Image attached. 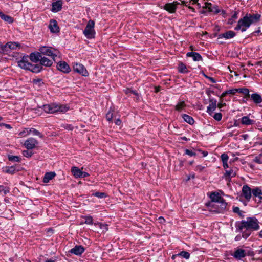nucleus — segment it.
Instances as JSON below:
<instances>
[{
  "mask_svg": "<svg viewBox=\"0 0 262 262\" xmlns=\"http://www.w3.org/2000/svg\"><path fill=\"white\" fill-rule=\"evenodd\" d=\"M186 107V104L184 101H179L175 106L176 110L179 112L184 110Z\"/></svg>",
  "mask_w": 262,
  "mask_h": 262,
  "instance_id": "31",
  "label": "nucleus"
},
{
  "mask_svg": "<svg viewBox=\"0 0 262 262\" xmlns=\"http://www.w3.org/2000/svg\"><path fill=\"white\" fill-rule=\"evenodd\" d=\"M52 11L57 12L60 11L62 9V2L61 0L57 1L52 3Z\"/></svg>",
  "mask_w": 262,
  "mask_h": 262,
  "instance_id": "18",
  "label": "nucleus"
},
{
  "mask_svg": "<svg viewBox=\"0 0 262 262\" xmlns=\"http://www.w3.org/2000/svg\"><path fill=\"white\" fill-rule=\"evenodd\" d=\"M213 117L217 121H221L222 118V116H213Z\"/></svg>",
  "mask_w": 262,
  "mask_h": 262,
  "instance_id": "56",
  "label": "nucleus"
},
{
  "mask_svg": "<svg viewBox=\"0 0 262 262\" xmlns=\"http://www.w3.org/2000/svg\"><path fill=\"white\" fill-rule=\"evenodd\" d=\"M93 195L99 198H104L107 196L106 193L104 192H96Z\"/></svg>",
  "mask_w": 262,
  "mask_h": 262,
  "instance_id": "45",
  "label": "nucleus"
},
{
  "mask_svg": "<svg viewBox=\"0 0 262 262\" xmlns=\"http://www.w3.org/2000/svg\"><path fill=\"white\" fill-rule=\"evenodd\" d=\"M57 69L64 73H68L70 71L69 65L64 61L59 62L57 65Z\"/></svg>",
  "mask_w": 262,
  "mask_h": 262,
  "instance_id": "14",
  "label": "nucleus"
},
{
  "mask_svg": "<svg viewBox=\"0 0 262 262\" xmlns=\"http://www.w3.org/2000/svg\"><path fill=\"white\" fill-rule=\"evenodd\" d=\"M1 125H4L8 129H11L12 128V127L9 124L3 123Z\"/></svg>",
  "mask_w": 262,
  "mask_h": 262,
  "instance_id": "61",
  "label": "nucleus"
},
{
  "mask_svg": "<svg viewBox=\"0 0 262 262\" xmlns=\"http://www.w3.org/2000/svg\"><path fill=\"white\" fill-rule=\"evenodd\" d=\"M187 57H192L195 61H199L202 60V58L200 54L196 52H188L186 54Z\"/></svg>",
  "mask_w": 262,
  "mask_h": 262,
  "instance_id": "26",
  "label": "nucleus"
},
{
  "mask_svg": "<svg viewBox=\"0 0 262 262\" xmlns=\"http://www.w3.org/2000/svg\"><path fill=\"white\" fill-rule=\"evenodd\" d=\"M8 159L11 161L19 162L21 158L17 156H9Z\"/></svg>",
  "mask_w": 262,
  "mask_h": 262,
  "instance_id": "43",
  "label": "nucleus"
},
{
  "mask_svg": "<svg viewBox=\"0 0 262 262\" xmlns=\"http://www.w3.org/2000/svg\"><path fill=\"white\" fill-rule=\"evenodd\" d=\"M43 109L45 113L49 114L55 113H65L69 110V106L67 105L51 103L44 105Z\"/></svg>",
  "mask_w": 262,
  "mask_h": 262,
  "instance_id": "3",
  "label": "nucleus"
},
{
  "mask_svg": "<svg viewBox=\"0 0 262 262\" xmlns=\"http://www.w3.org/2000/svg\"><path fill=\"white\" fill-rule=\"evenodd\" d=\"M18 64L21 69L29 70V69H30L31 63L29 62L28 56H24L18 61Z\"/></svg>",
  "mask_w": 262,
  "mask_h": 262,
  "instance_id": "8",
  "label": "nucleus"
},
{
  "mask_svg": "<svg viewBox=\"0 0 262 262\" xmlns=\"http://www.w3.org/2000/svg\"><path fill=\"white\" fill-rule=\"evenodd\" d=\"M205 77L209 80L212 83H215L216 82L215 80L212 77H210L205 75Z\"/></svg>",
  "mask_w": 262,
  "mask_h": 262,
  "instance_id": "58",
  "label": "nucleus"
},
{
  "mask_svg": "<svg viewBox=\"0 0 262 262\" xmlns=\"http://www.w3.org/2000/svg\"><path fill=\"white\" fill-rule=\"evenodd\" d=\"M260 17V15L258 14H247L244 17L238 20L235 30H241L242 32H245L251 24L258 21Z\"/></svg>",
  "mask_w": 262,
  "mask_h": 262,
  "instance_id": "2",
  "label": "nucleus"
},
{
  "mask_svg": "<svg viewBox=\"0 0 262 262\" xmlns=\"http://www.w3.org/2000/svg\"><path fill=\"white\" fill-rule=\"evenodd\" d=\"M99 226L100 229L102 230L103 232H106L108 230L107 225L100 223L99 224Z\"/></svg>",
  "mask_w": 262,
  "mask_h": 262,
  "instance_id": "50",
  "label": "nucleus"
},
{
  "mask_svg": "<svg viewBox=\"0 0 262 262\" xmlns=\"http://www.w3.org/2000/svg\"><path fill=\"white\" fill-rule=\"evenodd\" d=\"M95 22L90 20L88 21L84 31L83 34L88 39H92L95 37V31L94 30Z\"/></svg>",
  "mask_w": 262,
  "mask_h": 262,
  "instance_id": "4",
  "label": "nucleus"
},
{
  "mask_svg": "<svg viewBox=\"0 0 262 262\" xmlns=\"http://www.w3.org/2000/svg\"><path fill=\"white\" fill-rule=\"evenodd\" d=\"M30 134L32 133L34 135L39 136L40 138H43V136L39 131L33 128H30Z\"/></svg>",
  "mask_w": 262,
  "mask_h": 262,
  "instance_id": "39",
  "label": "nucleus"
},
{
  "mask_svg": "<svg viewBox=\"0 0 262 262\" xmlns=\"http://www.w3.org/2000/svg\"><path fill=\"white\" fill-rule=\"evenodd\" d=\"M89 176V173L86 172L81 171V176L80 178H85Z\"/></svg>",
  "mask_w": 262,
  "mask_h": 262,
  "instance_id": "57",
  "label": "nucleus"
},
{
  "mask_svg": "<svg viewBox=\"0 0 262 262\" xmlns=\"http://www.w3.org/2000/svg\"><path fill=\"white\" fill-rule=\"evenodd\" d=\"M81 171H82L80 169L75 166L72 167L71 168V172L72 174L76 178H80V176H81Z\"/></svg>",
  "mask_w": 262,
  "mask_h": 262,
  "instance_id": "32",
  "label": "nucleus"
},
{
  "mask_svg": "<svg viewBox=\"0 0 262 262\" xmlns=\"http://www.w3.org/2000/svg\"><path fill=\"white\" fill-rule=\"evenodd\" d=\"M41 55H45L50 57L53 60H55V57L57 56V50L49 47H41L39 49Z\"/></svg>",
  "mask_w": 262,
  "mask_h": 262,
  "instance_id": "5",
  "label": "nucleus"
},
{
  "mask_svg": "<svg viewBox=\"0 0 262 262\" xmlns=\"http://www.w3.org/2000/svg\"><path fill=\"white\" fill-rule=\"evenodd\" d=\"M255 121L250 119L248 116H244L241 118V123L245 125H250L255 123Z\"/></svg>",
  "mask_w": 262,
  "mask_h": 262,
  "instance_id": "19",
  "label": "nucleus"
},
{
  "mask_svg": "<svg viewBox=\"0 0 262 262\" xmlns=\"http://www.w3.org/2000/svg\"><path fill=\"white\" fill-rule=\"evenodd\" d=\"M85 222L84 223L86 224L92 225L93 223V217L91 216H86L84 217Z\"/></svg>",
  "mask_w": 262,
  "mask_h": 262,
  "instance_id": "44",
  "label": "nucleus"
},
{
  "mask_svg": "<svg viewBox=\"0 0 262 262\" xmlns=\"http://www.w3.org/2000/svg\"><path fill=\"white\" fill-rule=\"evenodd\" d=\"M63 127L67 130H72L73 129V126L71 124H64Z\"/></svg>",
  "mask_w": 262,
  "mask_h": 262,
  "instance_id": "54",
  "label": "nucleus"
},
{
  "mask_svg": "<svg viewBox=\"0 0 262 262\" xmlns=\"http://www.w3.org/2000/svg\"><path fill=\"white\" fill-rule=\"evenodd\" d=\"M246 256L245 251L244 250L238 249L236 250L233 254L234 258L237 259H241Z\"/></svg>",
  "mask_w": 262,
  "mask_h": 262,
  "instance_id": "25",
  "label": "nucleus"
},
{
  "mask_svg": "<svg viewBox=\"0 0 262 262\" xmlns=\"http://www.w3.org/2000/svg\"><path fill=\"white\" fill-rule=\"evenodd\" d=\"M260 158L261 157H259V155L256 157L253 160L254 162L258 164H262V160Z\"/></svg>",
  "mask_w": 262,
  "mask_h": 262,
  "instance_id": "53",
  "label": "nucleus"
},
{
  "mask_svg": "<svg viewBox=\"0 0 262 262\" xmlns=\"http://www.w3.org/2000/svg\"><path fill=\"white\" fill-rule=\"evenodd\" d=\"M179 71L181 73H187L188 70L186 66L183 63H181L179 67Z\"/></svg>",
  "mask_w": 262,
  "mask_h": 262,
  "instance_id": "42",
  "label": "nucleus"
},
{
  "mask_svg": "<svg viewBox=\"0 0 262 262\" xmlns=\"http://www.w3.org/2000/svg\"><path fill=\"white\" fill-rule=\"evenodd\" d=\"M227 92H228V91H226L224 92H223L221 96V98H223V97H225L227 94H228V93Z\"/></svg>",
  "mask_w": 262,
  "mask_h": 262,
  "instance_id": "59",
  "label": "nucleus"
},
{
  "mask_svg": "<svg viewBox=\"0 0 262 262\" xmlns=\"http://www.w3.org/2000/svg\"><path fill=\"white\" fill-rule=\"evenodd\" d=\"M124 92L126 94L128 95H131L132 94L138 95V93L136 91L133 90L129 88H126V89L124 90Z\"/></svg>",
  "mask_w": 262,
  "mask_h": 262,
  "instance_id": "41",
  "label": "nucleus"
},
{
  "mask_svg": "<svg viewBox=\"0 0 262 262\" xmlns=\"http://www.w3.org/2000/svg\"><path fill=\"white\" fill-rule=\"evenodd\" d=\"M23 155L26 157H30L32 155V152L29 151L28 150H24L23 151Z\"/></svg>",
  "mask_w": 262,
  "mask_h": 262,
  "instance_id": "52",
  "label": "nucleus"
},
{
  "mask_svg": "<svg viewBox=\"0 0 262 262\" xmlns=\"http://www.w3.org/2000/svg\"><path fill=\"white\" fill-rule=\"evenodd\" d=\"M56 174L54 172H49L46 173L43 178V182L44 183H48L51 180L53 179Z\"/></svg>",
  "mask_w": 262,
  "mask_h": 262,
  "instance_id": "28",
  "label": "nucleus"
},
{
  "mask_svg": "<svg viewBox=\"0 0 262 262\" xmlns=\"http://www.w3.org/2000/svg\"><path fill=\"white\" fill-rule=\"evenodd\" d=\"M73 70L81 75L83 76H88L89 75L88 72L84 67L81 63H74L73 65Z\"/></svg>",
  "mask_w": 262,
  "mask_h": 262,
  "instance_id": "6",
  "label": "nucleus"
},
{
  "mask_svg": "<svg viewBox=\"0 0 262 262\" xmlns=\"http://www.w3.org/2000/svg\"><path fill=\"white\" fill-rule=\"evenodd\" d=\"M49 28L52 33H57L59 31V28L56 20H51L49 25Z\"/></svg>",
  "mask_w": 262,
  "mask_h": 262,
  "instance_id": "17",
  "label": "nucleus"
},
{
  "mask_svg": "<svg viewBox=\"0 0 262 262\" xmlns=\"http://www.w3.org/2000/svg\"><path fill=\"white\" fill-rule=\"evenodd\" d=\"M42 68V66L40 65V64H31L30 65V69H29V70L33 73H39L41 71Z\"/></svg>",
  "mask_w": 262,
  "mask_h": 262,
  "instance_id": "29",
  "label": "nucleus"
},
{
  "mask_svg": "<svg viewBox=\"0 0 262 262\" xmlns=\"http://www.w3.org/2000/svg\"><path fill=\"white\" fill-rule=\"evenodd\" d=\"M252 194V189H251L248 185H244L242 189V196L247 201H249Z\"/></svg>",
  "mask_w": 262,
  "mask_h": 262,
  "instance_id": "10",
  "label": "nucleus"
},
{
  "mask_svg": "<svg viewBox=\"0 0 262 262\" xmlns=\"http://www.w3.org/2000/svg\"><path fill=\"white\" fill-rule=\"evenodd\" d=\"M178 5H180V3L177 1L168 3L163 6V9L170 13H173L176 11Z\"/></svg>",
  "mask_w": 262,
  "mask_h": 262,
  "instance_id": "9",
  "label": "nucleus"
},
{
  "mask_svg": "<svg viewBox=\"0 0 262 262\" xmlns=\"http://www.w3.org/2000/svg\"><path fill=\"white\" fill-rule=\"evenodd\" d=\"M8 51L7 43L5 45H3L2 43H0V53L5 54Z\"/></svg>",
  "mask_w": 262,
  "mask_h": 262,
  "instance_id": "36",
  "label": "nucleus"
},
{
  "mask_svg": "<svg viewBox=\"0 0 262 262\" xmlns=\"http://www.w3.org/2000/svg\"><path fill=\"white\" fill-rule=\"evenodd\" d=\"M40 64L41 66L50 67L53 64V61L47 57L41 56L40 59Z\"/></svg>",
  "mask_w": 262,
  "mask_h": 262,
  "instance_id": "27",
  "label": "nucleus"
},
{
  "mask_svg": "<svg viewBox=\"0 0 262 262\" xmlns=\"http://www.w3.org/2000/svg\"><path fill=\"white\" fill-rule=\"evenodd\" d=\"M236 232L242 233L244 238L247 239L253 231L259 229V221L255 217H247L246 220L237 221L235 223Z\"/></svg>",
  "mask_w": 262,
  "mask_h": 262,
  "instance_id": "1",
  "label": "nucleus"
},
{
  "mask_svg": "<svg viewBox=\"0 0 262 262\" xmlns=\"http://www.w3.org/2000/svg\"><path fill=\"white\" fill-rule=\"evenodd\" d=\"M202 153L203 154V157H206L208 155V152L207 151H202Z\"/></svg>",
  "mask_w": 262,
  "mask_h": 262,
  "instance_id": "64",
  "label": "nucleus"
},
{
  "mask_svg": "<svg viewBox=\"0 0 262 262\" xmlns=\"http://www.w3.org/2000/svg\"><path fill=\"white\" fill-rule=\"evenodd\" d=\"M216 101L215 99L212 98L209 100V104L207 107V112L209 114L211 113L216 108Z\"/></svg>",
  "mask_w": 262,
  "mask_h": 262,
  "instance_id": "24",
  "label": "nucleus"
},
{
  "mask_svg": "<svg viewBox=\"0 0 262 262\" xmlns=\"http://www.w3.org/2000/svg\"><path fill=\"white\" fill-rule=\"evenodd\" d=\"M227 91H228L227 93H228V94L234 95V94H235V93H236L237 92V89L229 90H227Z\"/></svg>",
  "mask_w": 262,
  "mask_h": 262,
  "instance_id": "55",
  "label": "nucleus"
},
{
  "mask_svg": "<svg viewBox=\"0 0 262 262\" xmlns=\"http://www.w3.org/2000/svg\"><path fill=\"white\" fill-rule=\"evenodd\" d=\"M7 46L8 47V50H9L10 49L14 50L16 49L18 45L15 42H7Z\"/></svg>",
  "mask_w": 262,
  "mask_h": 262,
  "instance_id": "37",
  "label": "nucleus"
},
{
  "mask_svg": "<svg viewBox=\"0 0 262 262\" xmlns=\"http://www.w3.org/2000/svg\"><path fill=\"white\" fill-rule=\"evenodd\" d=\"M41 57V53L40 52L37 53H31L30 54L29 58L33 62H37L38 61H40V58Z\"/></svg>",
  "mask_w": 262,
  "mask_h": 262,
  "instance_id": "22",
  "label": "nucleus"
},
{
  "mask_svg": "<svg viewBox=\"0 0 262 262\" xmlns=\"http://www.w3.org/2000/svg\"><path fill=\"white\" fill-rule=\"evenodd\" d=\"M203 8L207 9L208 11L213 12L215 14L219 13L220 12V10L218 8L217 6L212 5L211 3H206L205 6Z\"/></svg>",
  "mask_w": 262,
  "mask_h": 262,
  "instance_id": "15",
  "label": "nucleus"
},
{
  "mask_svg": "<svg viewBox=\"0 0 262 262\" xmlns=\"http://www.w3.org/2000/svg\"><path fill=\"white\" fill-rule=\"evenodd\" d=\"M37 140L33 138H29L24 143V146L27 149H32L37 144Z\"/></svg>",
  "mask_w": 262,
  "mask_h": 262,
  "instance_id": "11",
  "label": "nucleus"
},
{
  "mask_svg": "<svg viewBox=\"0 0 262 262\" xmlns=\"http://www.w3.org/2000/svg\"><path fill=\"white\" fill-rule=\"evenodd\" d=\"M5 171L7 173L12 174L15 173L16 172V168L14 166L6 167Z\"/></svg>",
  "mask_w": 262,
  "mask_h": 262,
  "instance_id": "38",
  "label": "nucleus"
},
{
  "mask_svg": "<svg viewBox=\"0 0 262 262\" xmlns=\"http://www.w3.org/2000/svg\"><path fill=\"white\" fill-rule=\"evenodd\" d=\"M0 17L5 21H7L9 23H12L13 22V18L12 17L7 15H5L1 11L0 12Z\"/></svg>",
  "mask_w": 262,
  "mask_h": 262,
  "instance_id": "33",
  "label": "nucleus"
},
{
  "mask_svg": "<svg viewBox=\"0 0 262 262\" xmlns=\"http://www.w3.org/2000/svg\"><path fill=\"white\" fill-rule=\"evenodd\" d=\"M3 192L4 194H7L9 192L8 188H6L2 185H0V193Z\"/></svg>",
  "mask_w": 262,
  "mask_h": 262,
  "instance_id": "47",
  "label": "nucleus"
},
{
  "mask_svg": "<svg viewBox=\"0 0 262 262\" xmlns=\"http://www.w3.org/2000/svg\"><path fill=\"white\" fill-rule=\"evenodd\" d=\"M242 237H243L242 235L241 236L240 235H237L235 237V240L236 241H238L239 240L241 239Z\"/></svg>",
  "mask_w": 262,
  "mask_h": 262,
  "instance_id": "60",
  "label": "nucleus"
},
{
  "mask_svg": "<svg viewBox=\"0 0 262 262\" xmlns=\"http://www.w3.org/2000/svg\"><path fill=\"white\" fill-rule=\"evenodd\" d=\"M206 166H202L201 165H198L195 167V170L198 171L199 172H202L205 168Z\"/></svg>",
  "mask_w": 262,
  "mask_h": 262,
  "instance_id": "51",
  "label": "nucleus"
},
{
  "mask_svg": "<svg viewBox=\"0 0 262 262\" xmlns=\"http://www.w3.org/2000/svg\"><path fill=\"white\" fill-rule=\"evenodd\" d=\"M233 211L234 213H238L239 215L241 217H243L242 212L240 210V209L238 207H234L233 208Z\"/></svg>",
  "mask_w": 262,
  "mask_h": 262,
  "instance_id": "46",
  "label": "nucleus"
},
{
  "mask_svg": "<svg viewBox=\"0 0 262 262\" xmlns=\"http://www.w3.org/2000/svg\"><path fill=\"white\" fill-rule=\"evenodd\" d=\"M229 159V157L227 154L224 153L221 155V159L223 162H227Z\"/></svg>",
  "mask_w": 262,
  "mask_h": 262,
  "instance_id": "49",
  "label": "nucleus"
},
{
  "mask_svg": "<svg viewBox=\"0 0 262 262\" xmlns=\"http://www.w3.org/2000/svg\"><path fill=\"white\" fill-rule=\"evenodd\" d=\"M121 121L119 119H117L116 121H115V124L117 125H119L121 124Z\"/></svg>",
  "mask_w": 262,
  "mask_h": 262,
  "instance_id": "63",
  "label": "nucleus"
},
{
  "mask_svg": "<svg viewBox=\"0 0 262 262\" xmlns=\"http://www.w3.org/2000/svg\"><path fill=\"white\" fill-rule=\"evenodd\" d=\"M237 91L238 93H242L245 95L244 97V99H245L246 100H248L250 98V94L249 91L247 88H239L237 89Z\"/></svg>",
  "mask_w": 262,
  "mask_h": 262,
  "instance_id": "30",
  "label": "nucleus"
},
{
  "mask_svg": "<svg viewBox=\"0 0 262 262\" xmlns=\"http://www.w3.org/2000/svg\"><path fill=\"white\" fill-rule=\"evenodd\" d=\"M174 256H181L186 259H188L190 257V254L187 251H183L177 255H173L172 258H173Z\"/></svg>",
  "mask_w": 262,
  "mask_h": 262,
  "instance_id": "34",
  "label": "nucleus"
},
{
  "mask_svg": "<svg viewBox=\"0 0 262 262\" xmlns=\"http://www.w3.org/2000/svg\"><path fill=\"white\" fill-rule=\"evenodd\" d=\"M236 175V169L235 168H231L229 170H226L224 174V178L226 181L230 182L231 178L235 177Z\"/></svg>",
  "mask_w": 262,
  "mask_h": 262,
  "instance_id": "13",
  "label": "nucleus"
},
{
  "mask_svg": "<svg viewBox=\"0 0 262 262\" xmlns=\"http://www.w3.org/2000/svg\"><path fill=\"white\" fill-rule=\"evenodd\" d=\"M235 33L233 31H228L219 35V38H224L226 39H231L235 36Z\"/></svg>",
  "mask_w": 262,
  "mask_h": 262,
  "instance_id": "20",
  "label": "nucleus"
},
{
  "mask_svg": "<svg viewBox=\"0 0 262 262\" xmlns=\"http://www.w3.org/2000/svg\"><path fill=\"white\" fill-rule=\"evenodd\" d=\"M253 102L256 104H259L262 102V98L261 96L257 93H254L250 95V98Z\"/></svg>",
  "mask_w": 262,
  "mask_h": 262,
  "instance_id": "21",
  "label": "nucleus"
},
{
  "mask_svg": "<svg viewBox=\"0 0 262 262\" xmlns=\"http://www.w3.org/2000/svg\"><path fill=\"white\" fill-rule=\"evenodd\" d=\"M183 119L189 124H193L194 123V120L191 116H183Z\"/></svg>",
  "mask_w": 262,
  "mask_h": 262,
  "instance_id": "35",
  "label": "nucleus"
},
{
  "mask_svg": "<svg viewBox=\"0 0 262 262\" xmlns=\"http://www.w3.org/2000/svg\"><path fill=\"white\" fill-rule=\"evenodd\" d=\"M252 195L255 199L257 198L258 203H261L262 201V190L259 187H254L252 189ZM257 201V199H255Z\"/></svg>",
  "mask_w": 262,
  "mask_h": 262,
  "instance_id": "12",
  "label": "nucleus"
},
{
  "mask_svg": "<svg viewBox=\"0 0 262 262\" xmlns=\"http://www.w3.org/2000/svg\"><path fill=\"white\" fill-rule=\"evenodd\" d=\"M210 198L211 201L214 202V204H216L223 199L217 192H212L210 195Z\"/></svg>",
  "mask_w": 262,
  "mask_h": 262,
  "instance_id": "23",
  "label": "nucleus"
},
{
  "mask_svg": "<svg viewBox=\"0 0 262 262\" xmlns=\"http://www.w3.org/2000/svg\"><path fill=\"white\" fill-rule=\"evenodd\" d=\"M84 251V248L82 246H75L73 248L71 249L70 251L71 253L74 254L76 255H81Z\"/></svg>",
  "mask_w": 262,
  "mask_h": 262,
  "instance_id": "16",
  "label": "nucleus"
},
{
  "mask_svg": "<svg viewBox=\"0 0 262 262\" xmlns=\"http://www.w3.org/2000/svg\"><path fill=\"white\" fill-rule=\"evenodd\" d=\"M223 167L225 169H226L229 167L227 162H223Z\"/></svg>",
  "mask_w": 262,
  "mask_h": 262,
  "instance_id": "62",
  "label": "nucleus"
},
{
  "mask_svg": "<svg viewBox=\"0 0 262 262\" xmlns=\"http://www.w3.org/2000/svg\"><path fill=\"white\" fill-rule=\"evenodd\" d=\"M30 134V128H25L23 131L20 132L19 135L21 137H25Z\"/></svg>",
  "mask_w": 262,
  "mask_h": 262,
  "instance_id": "40",
  "label": "nucleus"
},
{
  "mask_svg": "<svg viewBox=\"0 0 262 262\" xmlns=\"http://www.w3.org/2000/svg\"><path fill=\"white\" fill-rule=\"evenodd\" d=\"M227 205V204L224 200V199L217 203L212 205V206L216 209V210L215 211L217 213H222L226 210Z\"/></svg>",
  "mask_w": 262,
  "mask_h": 262,
  "instance_id": "7",
  "label": "nucleus"
},
{
  "mask_svg": "<svg viewBox=\"0 0 262 262\" xmlns=\"http://www.w3.org/2000/svg\"><path fill=\"white\" fill-rule=\"evenodd\" d=\"M185 153L190 157L195 156L196 155L195 152L188 149H185Z\"/></svg>",
  "mask_w": 262,
  "mask_h": 262,
  "instance_id": "48",
  "label": "nucleus"
}]
</instances>
